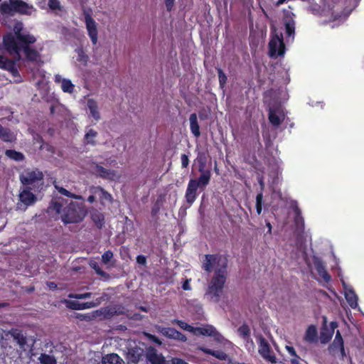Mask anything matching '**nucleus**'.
Here are the masks:
<instances>
[{"mask_svg": "<svg viewBox=\"0 0 364 364\" xmlns=\"http://www.w3.org/2000/svg\"><path fill=\"white\" fill-rule=\"evenodd\" d=\"M87 105L90 111V116L96 121H98L100 119V114L97 102L93 99H89L87 100Z\"/></svg>", "mask_w": 364, "mask_h": 364, "instance_id": "obj_26", "label": "nucleus"}, {"mask_svg": "<svg viewBox=\"0 0 364 364\" xmlns=\"http://www.w3.org/2000/svg\"><path fill=\"white\" fill-rule=\"evenodd\" d=\"M330 348L333 350H340L342 353L344 352L343 341L339 331H337L334 341L331 345Z\"/></svg>", "mask_w": 364, "mask_h": 364, "instance_id": "obj_30", "label": "nucleus"}, {"mask_svg": "<svg viewBox=\"0 0 364 364\" xmlns=\"http://www.w3.org/2000/svg\"><path fill=\"white\" fill-rule=\"evenodd\" d=\"M5 154L6 156L16 161H23L24 158L21 152L14 150H6Z\"/></svg>", "mask_w": 364, "mask_h": 364, "instance_id": "obj_37", "label": "nucleus"}, {"mask_svg": "<svg viewBox=\"0 0 364 364\" xmlns=\"http://www.w3.org/2000/svg\"><path fill=\"white\" fill-rule=\"evenodd\" d=\"M171 362L172 364H188L185 360L177 358H173Z\"/></svg>", "mask_w": 364, "mask_h": 364, "instance_id": "obj_56", "label": "nucleus"}, {"mask_svg": "<svg viewBox=\"0 0 364 364\" xmlns=\"http://www.w3.org/2000/svg\"><path fill=\"white\" fill-rule=\"evenodd\" d=\"M211 336L214 337L215 341L220 343L223 347L228 348L232 346V343L225 339L220 333L215 328V333Z\"/></svg>", "mask_w": 364, "mask_h": 364, "instance_id": "obj_34", "label": "nucleus"}, {"mask_svg": "<svg viewBox=\"0 0 364 364\" xmlns=\"http://www.w3.org/2000/svg\"><path fill=\"white\" fill-rule=\"evenodd\" d=\"M237 333L242 338L247 340L249 338L250 335V328L247 325L244 324L238 328Z\"/></svg>", "mask_w": 364, "mask_h": 364, "instance_id": "obj_38", "label": "nucleus"}, {"mask_svg": "<svg viewBox=\"0 0 364 364\" xmlns=\"http://www.w3.org/2000/svg\"><path fill=\"white\" fill-rule=\"evenodd\" d=\"M124 352L126 355V359L129 363H137L143 353V348L137 346L134 341L128 340L126 341Z\"/></svg>", "mask_w": 364, "mask_h": 364, "instance_id": "obj_8", "label": "nucleus"}, {"mask_svg": "<svg viewBox=\"0 0 364 364\" xmlns=\"http://www.w3.org/2000/svg\"><path fill=\"white\" fill-rule=\"evenodd\" d=\"M314 267L321 278L326 282L331 280V277L326 272L323 263L318 259H314Z\"/></svg>", "mask_w": 364, "mask_h": 364, "instance_id": "obj_25", "label": "nucleus"}, {"mask_svg": "<svg viewBox=\"0 0 364 364\" xmlns=\"http://www.w3.org/2000/svg\"><path fill=\"white\" fill-rule=\"evenodd\" d=\"M189 163L188 157L186 154L181 155V165L183 168H186L188 166Z\"/></svg>", "mask_w": 364, "mask_h": 364, "instance_id": "obj_52", "label": "nucleus"}, {"mask_svg": "<svg viewBox=\"0 0 364 364\" xmlns=\"http://www.w3.org/2000/svg\"><path fill=\"white\" fill-rule=\"evenodd\" d=\"M1 11L5 14H12L18 12L23 14L31 15L33 11V7L21 0H9L1 4Z\"/></svg>", "mask_w": 364, "mask_h": 364, "instance_id": "obj_6", "label": "nucleus"}, {"mask_svg": "<svg viewBox=\"0 0 364 364\" xmlns=\"http://www.w3.org/2000/svg\"><path fill=\"white\" fill-rule=\"evenodd\" d=\"M62 111H65V108L62 105H60L58 103L53 105L50 107V112L53 114Z\"/></svg>", "mask_w": 364, "mask_h": 364, "instance_id": "obj_46", "label": "nucleus"}, {"mask_svg": "<svg viewBox=\"0 0 364 364\" xmlns=\"http://www.w3.org/2000/svg\"><path fill=\"white\" fill-rule=\"evenodd\" d=\"M218 77H219L220 84L221 85H223L224 84H225L226 80H227V77H226L225 74L220 69L218 70Z\"/></svg>", "mask_w": 364, "mask_h": 364, "instance_id": "obj_49", "label": "nucleus"}, {"mask_svg": "<svg viewBox=\"0 0 364 364\" xmlns=\"http://www.w3.org/2000/svg\"><path fill=\"white\" fill-rule=\"evenodd\" d=\"M39 74L41 75V76H42L43 79L41 80H38L36 82V84L43 83L45 81V74L43 73V72L41 71H39Z\"/></svg>", "mask_w": 364, "mask_h": 364, "instance_id": "obj_63", "label": "nucleus"}, {"mask_svg": "<svg viewBox=\"0 0 364 364\" xmlns=\"http://www.w3.org/2000/svg\"><path fill=\"white\" fill-rule=\"evenodd\" d=\"M102 302L101 299H97L95 301L79 303L77 301H68L67 306L73 309L82 310L87 309L94 308L100 305Z\"/></svg>", "mask_w": 364, "mask_h": 364, "instance_id": "obj_21", "label": "nucleus"}, {"mask_svg": "<svg viewBox=\"0 0 364 364\" xmlns=\"http://www.w3.org/2000/svg\"><path fill=\"white\" fill-rule=\"evenodd\" d=\"M197 189L198 187H196V182L194 181H190L188 184L185 197L186 201L191 205L195 201L196 198Z\"/></svg>", "mask_w": 364, "mask_h": 364, "instance_id": "obj_24", "label": "nucleus"}, {"mask_svg": "<svg viewBox=\"0 0 364 364\" xmlns=\"http://www.w3.org/2000/svg\"><path fill=\"white\" fill-rule=\"evenodd\" d=\"M285 114L283 109L279 106L277 107H270L269 112V122L274 126H279L284 120Z\"/></svg>", "mask_w": 364, "mask_h": 364, "instance_id": "obj_15", "label": "nucleus"}, {"mask_svg": "<svg viewBox=\"0 0 364 364\" xmlns=\"http://www.w3.org/2000/svg\"><path fill=\"white\" fill-rule=\"evenodd\" d=\"M77 53L76 60L80 63L82 65H86L88 56L85 53L84 50L82 48H77L75 50Z\"/></svg>", "mask_w": 364, "mask_h": 364, "instance_id": "obj_36", "label": "nucleus"}, {"mask_svg": "<svg viewBox=\"0 0 364 364\" xmlns=\"http://www.w3.org/2000/svg\"><path fill=\"white\" fill-rule=\"evenodd\" d=\"M156 329L163 336L168 338L183 342L186 341V337L183 334H182L181 333H180L179 331H176L173 328H164L161 326H157Z\"/></svg>", "mask_w": 364, "mask_h": 364, "instance_id": "obj_16", "label": "nucleus"}, {"mask_svg": "<svg viewBox=\"0 0 364 364\" xmlns=\"http://www.w3.org/2000/svg\"><path fill=\"white\" fill-rule=\"evenodd\" d=\"M286 350H287V352L293 357H294V358H296L297 359L298 358V356L296 353V350H294V348L292 347V346H286L285 347Z\"/></svg>", "mask_w": 364, "mask_h": 364, "instance_id": "obj_51", "label": "nucleus"}, {"mask_svg": "<svg viewBox=\"0 0 364 364\" xmlns=\"http://www.w3.org/2000/svg\"><path fill=\"white\" fill-rule=\"evenodd\" d=\"M295 211H296V218H295V222L298 227L303 228L304 221L303 218L300 215V211L298 208H296Z\"/></svg>", "mask_w": 364, "mask_h": 364, "instance_id": "obj_45", "label": "nucleus"}, {"mask_svg": "<svg viewBox=\"0 0 364 364\" xmlns=\"http://www.w3.org/2000/svg\"><path fill=\"white\" fill-rule=\"evenodd\" d=\"M23 25L16 23L14 27V35L9 33L4 38V45L9 53H16L18 55L19 46L22 43H33L36 38L30 34L21 33Z\"/></svg>", "mask_w": 364, "mask_h": 364, "instance_id": "obj_4", "label": "nucleus"}, {"mask_svg": "<svg viewBox=\"0 0 364 364\" xmlns=\"http://www.w3.org/2000/svg\"><path fill=\"white\" fill-rule=\"evenodd\" d=\"M262 198H263L262 193H259V194H257V196L256 197V204H262Z\"/></svg>", "mask_w": 364, "mask_h": 364, "instance_id": "obj_60", "label": "nucleus"}, {"mask_svg": "<svg viewBox=\"0 0 364 364\" xmlns=\"http://www.w3.org/2000/svg\"><path fill=\"white\" fill-rule=\"evenodd\" d=\"M54 186L55 188V189L62 195L63 196H65L68 198H74V199H77V200H82L83 198L80 196V195H76V194H74V193H70V191H68V190H66L65 188H63V187H60L59 186L58 184L55 183L54 184Z\"/></svg>", "mask_w": 364, "mask_h": 364, "instance_id": "obj_35", "label": "nucleus"}, {"mask_svg": "<svg viewBox=\"0 0 364 364\" xmlns=\"http://www.w3.org/2000/svg\"><path fill=\"white\" fill-rule=\"evenodd\" d=\"M49 7L52 9H56L59 7V1L58 0H49Z\"/></svg>", "mask_w": 364, "mask_h": 364, "instance_id": "obj_53", "label": "nucleus"}, {"mask_svg": "<svg viewBox=\"0 0 364 364\" xmlns=\"http://www.w3.org/2000/svg\"><path fill=\"white\" fill-rule=\"evenodd\" d=\"M269 55L272 58L283 55L285 52V46L283 42L282 33H273L269 43Z\"/></svg>", "mask_w": 364, "mask_h": 364, "instance_id": "obj_7", "label": "nucleus"}, {"mask_svg": "<svg viewBox=\"0 0 364 364\" xmlns=\"http://www.w3.org/2000/svg\"><path fill=\"white\" fill-rule=\"evenodd\" d=\"M190 282H191V279H186L183 284V289L184 290H191V285H190Z\"/></svg>", "mask_w": 364, "mask_h": 364, "instance_id": "obj_57", "label": "nucleus"}, {"mask_svg": "<svg viewBox=\"0 0 364 364\" xmlns=\"http://www.w3.org/2000/svg\"><path fill=\"white\" fill-rule=\"evenodd\" d=\"M14 338L17 340L19 345L23 346L25 343L24 338L20 333H16Z\"/></svg>", "mask_w": 364, "mask_h": 364, "instance_id": "obj_55", "label": "nucleus"}, {"mask_svg": "<svg viewBox=\"0 0 364 364\" xmlns=\"http://www.w3.org/2000/svg\"><path fill=\"white\" fill-rule=\"evenodd\" d=\"M258 182L260 185V188H261V191H262L264 189V181H263V179L262 177H259L258 178Z\"/></svg>", "mask_w": 364, "mask_h": 364, "instance_id": "obj_62", "label": "nucleus"}, {"mask_svg": "<svg viewBox=\"0 0 364 364\" xmlns=\"http://www.w3.org/2000/svg\"><path fill=\"white\" fill-rule=\"evenodd\" d=\"M145 355L151 364H166L165 358L153 347L146 348Z\"/></svg>", "mask_w": 364, "mask_h": 364, "instance_id": "obj_17", "label": "nucleus"}, {"mask_svg": "<svg viewBox=\"0 0 364 364\" xmlns=\"http://www.w3.org/2000/svg\"><path fill=\"white\" fill-rule=\"evenodd\" d=\"M92 294L90 292L85 293V294H69L70 298L77 299H87L91 296Z\"/></svg>", "mask_w": 364, "mask_h": 364, "instance_id": "obj_44", "label": "nucleus"}, {"mask_svg": "<svg viewBox=\"0 0 364 364\" xmlns=\"http://www.w3.org/2000/svg\"><path fill=\"white\" fill-rule=\"evenodd\" d=\"M164 1H165L166 9L168 11H171L174 6L175 0H164Z\"/></svg>", "mask_w": 364, "mask_h": 364, "instance_id": "obj_54", "label": "nucleus"}, {"mask_svg": "<svg viewBox=\"0 0 364 364\" xmlns=\"http://www.w3.org/2000/svg\"><path fill=\"white\" fill-rule=\"evenodd\" d=\"M259 342V353L261 356L266 360L272 363H277V358L272 352L269 344L268 342L262 336L258 337Z\"/></svg>", "mask_w": 364, "mask_h": 364, "instance_id": "obj_10", "label": "nucleus"}, {"mask_svg": "<svg viewBox=\"0 0 364 364\" xmlns=\"http://www.w3.org/2000/svg\"><path fill=\"white\" fill-rule=\"evenodd\" d=\"M0 68L7 70H11L12 73L16 75L18 72L14 68V65L11 60H9L6 57L0 55Z\"/></svg>", "mask_w": 364, "mask_h": 364, "instance_id": "obj_33", "label": "nucleus"}, {"mask_svg": "<svg viewBox=\"0 0 364 364\" xmlns=\"http://www.w3.org/2000/svg\"><path fill=\"white\" fill-rule=\"evenodd\" d=\"M318 333L315 326H309L305 333L304 339L309 343H314L317 341Z\"/></svg>", "mask_w": 364, "mask_h": 364, "instance_id": "obj_27", "label": "nucleus"}, {"mask_svg": "<svg viewBox=\"0 0 364 364\" xmlns=\"http://www.w3.org/2000/svg\"><path fill=\"white\" fill-rule=\"evenodd\" d=\"M0 139L6 142H11L15 139V135L8 128L0 124Z\"/></svg>", "mask_w": 364, "mask_h": 364, "instance_id": "obj_31", "label": "nucleus"}, {"mask_svg": "<svg viewBox=\"0 0 364 364\" xmlns=\"http://www.w3.org/2000/svg\"><path fill=\"white\" fill-rule=\"evenodd\" d=\"M215 327L209 324H203L193 327V334L195 336H211L215 333Z\"/></svg>", "mask_w": 364, "mask_h": 364, "instance_id": "obj_23", "label": "nucleus"}, {"mask_svg": "<svg viewBox=\"0 0 364 364\" xmlns=\"http://www.w3.org/2000/svg\"><path fill=\"white\" fill-rule=\"evenodd\" d=\"M85 23L87 34L93 45H96L98 41L97 23L88 12L84 13Z\"/></svg>", "mask_w": 364, "mask_h": 364, "instance_id": "obj_9", "label": "nucleus"}, {"mask_svg": "<svg viewBox=\"0 0 364 364\" xmlns=\"http://www.w3.org/2000/svg\"><path fill=\"white\" fill-rule=\"evenodd\" d=\"M29 44L30 43H22L21 44L18 45L20 47L18 55H17L16 53H12L14 55V58L16 60H19L21 57V53H23L28 60L38 62L40 58L38 53L36 50L32 49Z\"/></svg>", "mask_w": 364, "mask_h": 364, "instance_id": "obj_13", "label": "nucleus"}, {"mask_svg": "<svg viewBox=\"0 0 364 364\" xmlns=\"http://www.w3.org/2000/svg\"><path fill=\"white\" fill-rule=\"evenodd\" d=\"M199 349L201 351H203V353H205L206 354L211 355L219 360H226L228 359V355L225 353H224L223 351L212 350L210 349H208V348H206L204 347H200Z\"/></svg>", "mask_w": 364, "mask_h": 364, "instance_id": "obj_32", "label": "nucleus"}, {"mask_svg": "<svg viewBox=\"0 0 364 364\" xmlns=\"http://www.w3.org/2000/svg\"><path fill=\"white\" fill-rule=\"evenodd\" d=\"M199 171L201 173L198 180L191 179L190 181H194L196 183V187H205L206 186L210 179L211 173L209 170H205L203 166L199 167Z\"/></svg>", "mask_w": 364, "mask_h": 364, "instance_id": "obj_22", "label": "nucleus"}, {"mask_svg": "<svg viewBox=\"0 0 364 364\" xmlns=\"http://www.w3.org/2000/svg\"><path fill=\"white\" fill-rule=\"evenodd\" d=\"M102 364H124V362L117 354L110 353L102 357Z\"/></svg>", "mask_w": 364, "mask_h": 364, "instance_id": "obj_28", "label": "nucleus"}, {"mask_svg": "<svg viewBox=\"0 0 364 364\" xmlns=\"http://www.w3.org/2000/svg\"><path fill=\"white\" fill-rule=\"evenodd\" d=\"M144 335L146 338H148L149 339L151 340L153 342L159 344V345H161V341H159V339L158 338H156L155 336L154 335H151L150 333H144Z\"/></svg>", "mask_w": 364, "mask_h": 364, "instance_id": "obj_50", "label": "nucleus"}, {"mask_svg": "<svg viewBox=\"0 0 364 364\" xmlns=\"http://www.w3.org/2000/svg\"><path fill=\"white\" fill-rule=\"evenodd\" d=\"M56 201L51 204L50 208L53 209L60 215V218L65 223H79L87 215V210L83 203L71 201L70 203Z\"/></svg>", "mask_w": 364, "mask_h": 364, "instance_id": "obj_3", "label": "nucleus"}, {"mask_svg": "<svg viewBox=\"0 0 364 364\" xmlns=\"http://www.w3.org/2000/svg\"><path fill=\"white\" fill-rule=\"evenodd\" d=\"M283 22L286 29V33L289 37L294 36V31H295V21H294V14L290 10H284V18Z\"/></svg>", "mask_w": 364, "mask_h": 364, "instance_id": "obj_14", "label": "nucleus"}, {"mask_svg": "<svg viewBox=\"0 0 364 364\" xmlns=\"http://www.w3.org/2000/svg\"><path fill=\"white\" fill-rule=\"evenodd\" d=\"M41 364H55L56 361L53 356L46 354H41L38 358Z\"/></svg>", "mask_w": 364, "mask_h": 364, "instance_id": "obj_40", "label": "nucleus"}, {"mask_svg": "<svg viewBox=\"0 0 364 364\" xmlns=\"http://www.w3.org/2000/svg\"><path fill=\"white\" fill-rule=\"evenodd\" d=\"M291 364H301L298 359L292 358L291 360Z\"/></svg>", "mask_w": 364, "mask_h": 364, "instance_id": "obj_64", "label": "nucleus"}, {"mask_svg": "<svg viewBox=\"0 0 364 364\" xmlns=\"http://www.w3.org/2000/svg\"><path fill=\"white\" fill-rule=\"evenodd\" d=\"M136 261L140 264H145L146 263V257L143 255H139L136 257Z\"/></svg>", "mask_w": 364, "mask_h": 364, "instance_id": "obj_58", "label": "nucleus"}, {"mask_svg": "<svg viewBox=\"0 0 364 364\" xmlns=\"http://www.w3.org/2000/svg\"><path fill=\"white\" fill-rule=\"evenodd\" d=\"M190 129L191 133L196 136L198 137L200 135V127L198 122V117L196 114L193 113L190 115Z\"/></svg>", "mask_w": 364, "mask_h": 364, "instance_id": "obj_29", "label": "nucleus"}, {"mask_svg": "<svg viewBox=\"0 0 364 364\" xmlns=\"http://www.w3.org/2000/svg\"><path fill=\"white\" fill-rule=\"evenodd\" d=\"M97 135V132L93 129H89L85 134V139L87 144H94L95 139Z\"/></svg>", "mask_w": 364, "mask_h": 364, "instance_id": "obj_39", "label": "nucleus"}, {"mask_svg": "<svg viewBox=\"0 0 364 364\" xmlns=\"http://www.w3.org/2000/svg\"><path fill=\"white\" fill-rule=\"evenodd\" d=\"M113 257V253L110 250L106 251L102 255V261L104 264H107Z\"/></svg>", "mask_w": 364, "mask_h": 364, "instance_id": "obj_43", "label": "nucleus"}, {"mask_svg": "<svg viewBox=\"0 0 364 364\" xmlns=\"http://www.w3.org/2000/svg\"><path fill=\"white\" fill-rule=\"evenodd\" d=\"M333 332H330L328 334L323 331L321 334V342L322 343H327L332 338Z\"/></svg>", "mask_w": 364, "mask_h": 364, "instance_id": "obj_48", "label": "nucleus"}, {"mask_svg": "<svg viewBox=\"0 0 364 364\" xmlns=\"http://www.w3.org/2000/svg\"><path fill=\"white\" fill-rule=\"evenodd\" d=\"M90 266L95 270V272L100 274V275H103L104 274V272L103 271L100 269V267H99L98 264L97 262H95V260H91L89 263Z\"/></svg>", "mask_w": 364, "mask_h": 364, "instance_id": "obj_47", "label": "nucleus"}, {"mask_svg": "<svg viewBox=\"0 0 364 364\" xmlns=\"http://www.w3.org/2000/svg\"><path fill=\"white\" fill-rule=\"evenodd\" d=\"M92 172L97 176L110 181H117L121 177V173L119 171L106 169L99 165H95L92 167Z\"/></svg>", "mask_w": 364, "mask_h": 364, "instance_id": "obj_11", "label": "nucleus"}, {"mask_svg": "<svg viewBox=\"0 0 364 364\" xmlns=\"http://www.w3.org/2000/svg\"><path fill=\"white\" fill-rule=\"evenodd\" d=\"M90 193H94L97 196L100 203L105 205L106 203H112V196L107 191L100 186H91L89 188Z\"/></svg>", "mask_w": 364, "mask_h": 364, "instance_id": "obj_18", "label": "nucleus"}, {"mask_svg": "<svg viewBox=\"0 0 364 364\" xmlns=\"http://www.w3.org/2000/svg\"><path fill=\"white\" fill-rule=\"evenodd\" d=\"M28 188H29L24 187L20 191L19 200L21 203H18L17 205L18 209L26 210L28 206L31 205L36 200L35 195L31 193Z\"/></svg>", "mask_w": 364, "mask_h": 364, "instance_id": "obj_12", "label": "nucleus"}, {"mask_svg": "<svg viewBox=\"0 0 364 364\" xmlns=\"http://www.w3.org/2000/svg\"><path fill=\"white\" fill-rule=\"evenodd\" d=\"M97 196L94 193H90V196L87 198V201L90 203H94L96 200Z\"/></svg>", "mask_w": 364, "mask_h": 364, "instance_id": "obj_59", "label": "nucleus"}, {"mask_svg": "<svg viewBox=\"0 0 364 364\" xmlns=\"http://www.w3.org/2000/svg\"><path fill=\"white\" fill-rule=\"evenodd\" d=\"M174 322L176 323H177L181 328L186 330L188 332L193 333L194 326L188 325L187 323L180 321V320H176V321H174Z\"/></svg>", "mask_w": 364, "mask_h": 364, "instance_id": "obj_41", "label": "nucleus"}, {"mask_svg": "<svg viewBox=\"0 0 364 364\" xmlns=\"http://www.w3.org/2000/svg\"><path fill=\"white\" fill-rule=\"evenodd\" d=\"M228 259L220 255H206L203 262L202 268L214 275L208 287L205 296L210 301L218 303L223 294V289L226 281Z\"/></svg>", "mask_w": 364, "mask_h": 364, "instance_id": "obj_1", "label": "nucleus"}, {"mask_svg": "<svg viewBox=\"0 0 364 364\" xmlns=\"http://www.w3.org/2000/svg\"><path fill=\"white\" fill-rule=\"evenodd\" d=\"M330 326H331V332H333V333L334 329H335L336 328H337V327H338V324H337V323H336V322H335V321H332V322H331V323H330Z\"/></svg>", "mask_w": 364, "mask_h": 364, "instance_id": "obj_61", "label": "nucleus"}, {"mask_svg": "<svg viewBox=\"0 0 364 364\" xmlns=\"http://www.w3.org/2000/svg\"><path fill=\"white\" fill-rule=\"evenodd\" d=\"M54 81L56 84L60 86L61 90L64 92L71 94L73 92L75 85L70 80L63 77L60 74H56L54 77Z\"/></svg>", "mask_w": 364, "mask_h": 364, "instance_id": "obj_19", "label": "nucleus"}, {"mask_svg": "<svg viewBox=\"0 0 364 364\" xmlns=\"http://www.w3.org/2000/svg\"><path fill=\"white\" fill-rule=\"evenodd\" d=\"M360 0H322L321 15L328 18L326 23H333L332 27L343 22L350 12L358 6Z\"/></svg>", "mask_w": 364, "mask_h": 364, "instance_id": "obj_2", "label": "nucleus"}, {"mask_svg": "<svg viewBox=\"0 0 364 364\" xmlns=\"http://www.w3.org/2000/svg\"><path fill=\"white\" fill-rule=\"evenodd\" d=\"M20 181L25 187L39 188L43 184V174L38 169L28 168L20 174Z\"/></svg>", "mask_w": 364, "mask_h": 364, "instance_id": "obj_5", "label": "nucleus"}, {"mask_svg": "<svg viewBox=\"0 0 364 364\" xmlns=\"http://www.w3.org/2000/svg\"><path fill=\"white\" fill-rule=\"evenodd\" d=\"M267 34V26L264 25H262L261 27H259V31H258L257 33H256L255 31H253L252 32V35L255 36L257 35L258 38L263 39Z\"/></svg>", "mask_w": 364, "mask_h": 364, "instance_id": "obj_42", "label": "nucleus"}, {"mask_svg": "<svg viewBox=\"0 0 364 364\" xmlns=\"http://www.w3.org/2000/svg\"><path fill=\"white\" fill-rule=\"evenodd\" d=\"M342 284L343 286L345 298L348 304L351 308L355 309L358 306V296L353 289L350 287L348 286L343 281H342Z\"/></svg>", "mask_w": 364, "mask_h": 364, "instance_id": "obj_20", "label": "nucleus"}]
</instances>
